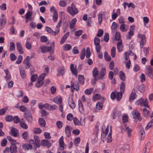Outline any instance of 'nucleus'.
<instances>
[{
	"mask_svg": "<svg viewBox=\"0 0 153 153\" xmlns=\"http://www.w3.org/2000/svg\"><path fill=\"white\" fill-rule=\"evenodd\" d=\"M67 10L68 12L72 16L75 15L79 12L78 10L73 3L71 4V7H68L67 8Z\"/></svg>",
	"mask_w": 153,
	"mask_h": 153,
	"instance_id": "obj_1",
	"label": "nucleus"
},
{
	"mask_svg": "<svg viewBox=\"0 0 153 153\" xmlns=\"http://www.w3.org/2000/svg\"><path fill=\"white\" fill-rule=\"evenodd\" d=\"M148 102V101L147 99L144 100L143 98H141L136 101L135 103V104L137 105H140L141 106L149 108Z\"/></svg>",
	"mask_w": 153,
	"mask_h": 153,
	"instance_id": "obj_2",
	"label": "nucleus"
},
{
	"mask_svg": "<svg viewBox=\"0 0 153 153\" xmlns=\"http://www.w3.org/2000/svg\"><path fill=\"white\" fill-rule=\"evenodd\" d=\"M10 143L11 145L10 146V152L11 153H16L17 152V147L16 145L17 143L16 140H13L10 137Z\"/></svg>",
	"mask_w": 153,
	"mask_h": 153,
	"instance_id": "obj_3",
	"label": "nucleus"
},
{
	"mask_svg": "<svg viewBox=\"0 0 153 153\" xmlns=\"http://www.w3.org/2000/svg\"><path fill=\"white\" fill-rule=\"evenodd\" d=\"M94 45L95 46V49L96 52L97 53H100L101 48L100 45V39L98 37H95L94 39Z\"/></svg>",
	"mask_w": 153,
	"mask_h": 153,
	"instance_id": "obj_4",
	"label": "nucleus"
},
{
	"mask_svg": "<svg viewBox=\"0 0 153 153\" xmlns=\"http://www.w3.org/2000/svg\"><path fill=\"white\" fill-rule=\"evenodd\" d=\"M34 140L32 139L30 140L29 142L30 143L34 144L36 146L35 148L36 149L37 147L39 148L40 147V140L39 137L36 136H34Z\"/></svg>",
	"mask_w": 153,
	"mask_h": 153,
	"instance_id": "obj_5",
	"label": "nucleus"
},
{
	"mask_svg": "<svg viewBox=\"0 0 153 153\" xmlns=\"http://www.w3.org/2000/svg\"><path fill=\"white\" fill-rule=\"evenodd\" d=\"M121 115V112L118 111L117 108L114 109L111 114L113 119H115L117 117L119 118Z\"/></svg>",
	"mask_w": 153,
	"mask_h": 153,
	"instance_id": "obj_6",
	"label": "nucleus"
},
{
	"mask_svg": "<svg viewBox=\"0 0 153 153\" xmlns=\"http://www.w3.org/2000/svg\"><path fill=\"white\" fill-rule=\"evenodd\" d=\"M122 131H126L127 135L129 137H130L131 135L132 132V129H130L128 127H126L125 124L123 125L122 126Z\"/></svg>",
	"mask_w": 153,
	"mask_h": 153,
	"instance_id": "obj_7",
	"label": "nucleus"
},
{
	"mask_svg": "<svg viewBox=\"0 0 153 153\" xmlns=\"http://www.w3.org/2000/svg\"><path fill=\"white\" fill-rule=\"evenodd\" d=\"M32 58V56H31L30 58L29 56H27L26 59L23 61V63L25 64V68L26 69H28L30 67L31 64L30 63L29 61Z\"/></svg>",
	"mask_w": 153,
	"mask_h": 153,
	"instance_id": "obj_8",
	"label": "nucleus"
},
{
	"mask_svg": "<svg viewBox=\"0 0 153 153\" xmlns=\"http://www.w3.org/2000/svg\"><path fill=\"white\" fill-rule=\"evenodd\" d=\"M10 135L15 137H19V132L18 130L15 128L12 127L10 131Z\"/></svg>",
	"mask_w": 153,
	"mask_h": 153,
	"instance_id": "obj_9",
	"label": "nucleus"
},
{
	"mask_svg": "<svg viewBox=\"0 0 153 153\" xmlns=\"http://www.w3.org/2000/svg\"><path fill=\"white\" fill-rule=\"evenodd\" d=\"M132 114L133 118L137 121H140L141 120V118L140 116V113L138 111H132Z\"/></svg>",
	"mask_w": 153,
	"mask_h": 153,
	"instance_id": "obj_10",
	"label": "nucleus"
},
{
	"mask_svg": "<svg viewBox=\"0 0 153 153\" xmlns=\"http://www.w3.org/2000/svg\"><path fill=\"white\" fill-rule=\"evenodd\" d=\"M45 30L48 33L53 36H55L59 33V29H57V30L55 29V31H53L50 27L46 26L45 27Z\"/></svg>",
	"mask_w": 153,
	"mask_h": 153,
	"instance_id": "obj_11",
	"label": "nucleus"
},
{
	"mask_svg": "<svg viewBox=\"0 0 153 153\" xmlns=\"http://www.w3.org/2000/svg\"><path fill=\"white\" fill-rule=\"evenodd\" d=\"M139 137L141 140H143L145 136V132L144 128L143 127L140 128Z\"/></svg>",
	"mask_w": 153,
	"mask_h": 153,
	"instance_id": "obj_12",
	"label": "nucleus"
},
{
	"mask_svg": "<svg viewBox=\"0 0 153 153\" xmlns=\"http://www.w3.org/2000/svg\"><path fill=\"white\" fill-rule=\"evenodd\" d=\"M68 103L69 106L72 109H74L76 107V105L74 103L73 97L69 98Z\"/></svg>",
	"mask_w": 153,
	"mask_h": 153,
	"instance_id": "obj_13",
	"label": "nucleus"
},
{
	"mask_svg": "<svg viewBox=\"0 0 153 153\" xmlns=\"http://www.w3.org/2000/svg\"><path fill=\"white\" fill-rule=\"evenodd\" d=\"M17 49L19 53L20 54H23L24 51L22 46L20 42H18L16 43Z\"/></svg>",
	"mask_w": 153,
	"mask_h": 153,
	"instance_id": "obj_14",
	"label": "nucleus"
},
{
	"mask_svg": "<svg viewBox=\"0 0 153 153\" xmlns=\"http://www.w3.org/2000/svg\"><path fill=\"white\" fill-rule=\"evenodd\" d=\"M150 143L148 142L145 146L142 153H149L150 149Z\"/></svg>",
	"mask_w": 153,
	"mask_h": 153,
	"instance_id": "obj_15",
	"label": "nucleus"
},
{
	"mask_svg": "<svg viewBox=\"0 0 153 153\" xmlns=\"http://www.w3.org/2000/svg\"><path fill=\"white\" fill-rule=\"evenodd\" d=\"M12 121H13L14 123L17 124L19 123L20 120L17 116H15L14 117H13L10 115V122Z\"/></svg>",
	"mask_w": 153,
	"mask_h": 153,
	"instance_id": "obj_16",
	"label": "nucleus"
},
{
	"mask_svg": "<svg viewBox=\"0 0 153 153\" xmlns=\"http://www.w3.org/2000/svg\"><path fill=\"white\" fill-rule=\"evenodd\" d=\"M25 118L28 122L32 123L33 121V118L32 114L30 113L27 114L25 113Z\"/></svg>",
	"mask_w": 153,
	"mask_h": 153,
	"instance_id": "obj_17",
	"label": "nucleus"
},
{
	"mask_svg": "<svg viewBox=\"0 0 153 153\" xmlns=\"http://www.w3.org/2000/svg\"><path fill=\"white\" fill-rule=\"evenodd\" d=\"M79 84L77 81L74 82L71 85V88H73L76 91L79 90Z\"/></svg>",
	"mask_w": 153,
	"mask_h": 153,
	"instance_id": "obj_18",
	"label": "nucleus"
},
{
	"mask_svg": "<svg viewBox=\"0 0 153 153\" xmlns=\"http://www.w3.org/2000/svg\"><path fill=\"white\" fill-rule=\"evenodd\" d=\"M70 34V33L69 32H67L66 33H65L62 37L60 40V44H63L65 41L68 38Z\"/></svg>",
	"mask_w": 153,
	"mask_h": 153,
	"instance_id": "obj_19",
	"label": "nucleus"
},
{
	"mask_svg": "<svg viewBox=\"0 0 153 153\" xmlns=\"http://www.w3.org/2000/svg\"><path fill=\"white\" fill-rule=\"evenodd\" d=\"M41 145L43 146H47L48 148L51 146V144L49 141L44 140H42Z\"/></svg>",
	"mask_w": 153,
	"mask_h": 153,
	"instance_id": "obj_20",
	"label": "nucleus"
},
{
	"mask_svg": "<svg viewBox=\"0 0 153 153\" xmlns=\"http://www.w3.org/2000/svg\"><path fill=\"white\" fill-rule=\"evenodd\" d=\"M65 71V69L64 67H62L58 71L57 76H63L64 75Z\"/></svg>",
	"mask_w": 153,
	"mask_h": 153,
	"instance_id": "obj_21",
	"label": "nucleus"
},
{
	"mask_svg": "<svg viewBox=\"0 0 153 153\" xmlns=\"http://www.w3.org/2000/svg\"><path fill=\"white\" fill-rule=\"evenodd\" d=\"M79 109L80 112L82 114L84 112L83 104L81 100H78Z\"/></svg>",
	"mask_w": 153,
	"mask_h": 153,
	"instance_id": "obj_22",
	"label": "nucleus"
},
{
	"mask_svg": "<svg viewBox=\"0 0 153 153\" xmlns=\"http://www.w3.org/2000/svg\"><path fill=\"white\" fill-rule=\"evenodd\" d=\"M65 133L66 135V136L69 137L71 135V131L70 130V128L69 126H67L65 128Z\"/></svg>",
	"mask_w": 153,
	"mask_h": 153,
	"instance_id": "obj_23",
	"label": "nucleus"
},
{
	"mask_svg": "<svg viewBox=\"0 0 153 153\" xmlns=\"http://www.w3.org/2000/svg\"><path fill=\"white\" fill-rule=\"evenodd\" d=\"M52 47L50 46H44L41 48V51L43 53H45L48 51H51Z\"/></svg>",
	"mask_w": 153,
	"mask_h": 153,
	"instance_id": "obj_24",
	"label": "nucleus"
},
{
	"mask_svg": "<svg viewBox=\"0 0 153 153\" xmlns=\"http://www.w3.org/2000/svg\"><path fill=\"white\" fill-rule=\"evenodd\" d=\"M4 71L5 72L6 74V76H5L4 77V79H5L6 81H7V82L8 83V88H10V81H9L10 77L9 76H7L8 75V73L9 72V70H8L6 69L4 70Z\"/></svg>",
	"mask_w": 153,
	"mask_h": 153,
	"instance_id": "obj_25",
	"label": "nucleus"
},
{
	"mask_svg": "<svg viewBox=\"0 0 153 153\" xmlns=\"http://www.w3.org/2000/svg\"><path fill=\"white\" fill-rule=\"evenodd\" d=\"M77 19L76 18H74L71 21L70 24V29L74 28L76 23Z\"/></svg>",
	"mask_w": 153,
	"mask_h": 153,
	"instance_id": "obj_26",
	"label": "nucleus"
},
{
	"mask_svg": "<svg viewBox=\"0 0 153 153\" xmlns=\"http://www.w3.org/2000/svg\"><path fill=\"white\" fill-rule=\"evenodd\" d=\"M138 36L140 38H141V41L140 42L141 44H144L146 42V37L145 35L142 34H138Z\"/></svg>",
	"mask_w": 153,
	"mask_h": 153,
	"instance_id": "obj_27",
	"label": "nucleus"
},
{
	"mask_svg": "<svg viewBox=\"0 0 153 153\" xmlns=\"http://www.w3.org/2000/svg\"><path fill=\"white\" fill-rule=\"evenodd\" d=\"M22 148L26 150L31 149L32 148V146L30 144L25 143L22 145Z\"/></svg>",
	"mask_w": 153,
	"mask_h": 153,
	"instance_id": "obj_28",
	"label": "nucleus"
},
{
	"mask_svg": "<svg viewBox=\"0 0 153 153\" xmlns=\"http://www.w3.org/2000/svg\"><path fill=\"white\" fill-rule=\"evenodd\" d=\"M106 70L104 68H102L100 70V74L101 77H98V79H102L103 77L106 74Z\"/></svg>",
	"mask_w": 153,
	"mask_h": 153,
	"instance_id": "obj_29",
	"label": "nucleus"
},
{
	"mask_svg": "<svg viewBox=\"0 0 153 153\" xmlns=\"http://www.w3.org/2000/svg\"><path fill=\"white\" fill-rule=\"evenodd\" d=\"M92 76L94 78L97 77V76L99 74V72L97 67H94L92 71Z\"/></svg>",
	"mask_w": 153,
	"mask_h": 153,
	"instance_id": "obj_30",
	"label": "nucleus"
},
{
	"mask_svg": "<svg viewBox=\"0 0 153 153\" xmlns=\"http://www.w3.org/2000/svg\"><path fill=\"white\" fill-rule=\"evenodd\" d=\"M105 12H102V13L103 14L99 13V14H98V24L99 25H100L102 22V17L103 15H104Z\"/></svg>",
	"mask_w": 153,
	"mask_h": 153,
	"instance_id": "obj_31",
	"label": "nucleus"
},
{
	"mask_svg": "<svg viewBox=\"0 0 153 153\" xmlns=\"http://www.w3.org/2000/svg\"><path fill=\"white\" fill-rule=\"evenodd\" d=\"M38 122L39 125L42 127H44L45 126L46 122L45 120L42 118L39 119Z\"/></svg>",
	"mask_w": 153,
	"mask_h": 153,
	"instance_id": "obj_32",
	"label": "nucleus"
},
{
	"mask_svg": "<svg viewBox=\"0 0 153 153\" xmlns=\"http://www.w3.org/2000/svg\"><path fill=\"white\" fill-rule=\"evenodd\" d=\"M19 70L21 77L23 79H25L26 78V75L24 68L23 67H20L19 68Z\"/></svg>",
	"mask_w": 153,
	"mask_h": 153,
	"instance_id": "obj_33",
	"label": "nucleus"
},
{
	"mask_svg": "<svg viewBox=\"0 0 153 153\" xmlns=\"http://www.w3.org/2000/svg\"><path fill=\"white\" fill-rule=\"evenodd\" d=\"M76 67H74V64H71L70 66V69L72 73L76 75H77V72L76 69Z\"/></svg>",
	"mask_w": 153,
	"mask_h": 153,
	"instance_id": "obj_34",
	"label": "nucleus"
},
{
	"mask_svg": "<svg viewBox=\"0 0 153 153\" xmlns=\"http://www.w3.org/2000/svg\"><path fill=\"white\" fill-rule=\"evenodd\" d=\"M33 14L32 11H28L25 15V18L27 20H30Z\"/></svg>",
	"mask_w": 153,
	"mask_h": 153,
	"instance_id": "obj_35",
	"label": "nucleus"
},
{
	"mask_svg": "<svg viewBox=\"0 0 153 153\" xmlns=\"http://www.w3.org/2000/svg\"><path fill=\"white\" fill-rule=\"evenodd\" d=\"M53 100L54 102L57 104H61L62 102V98L61 97H56Z\"/></svg>",
	"mask_w": 153,
	"mask_h": 153,
	"instance_id": "obj_36",
	"label": "nucleus"
},
{
	"mask_svg": "<svg viewBox=\"0 0 153 153\" xmlns=\"http://www.w3.org/2000/svg\"><path fill=\"white\" fill-rule=\"evenodd\" d=\"M78 80L79 82L81 84L84 83L85 78L83 76L79 74L78 76Z\"/></svg>",
	"mask_w": 153,
	"mask_h": 153,
	"instance_id": "obj_37",
	"label": "nucleus"
},
{
	"mask_svg": "<svg viewBox=\"0 0 153 153\" xmlns=\"http://www.w3.org/2000/svg\"><path fill=\"white\" fill-rule=\"evenodd\" d=\"M119 77L121 80L123 81L125 80L126 76L123 71H121L119 73Z\"/></svg>",
	"mask_w": 153,
	"mask_h": 153,
	"instance_id": "obj_38",
	"label": "nucleus"
},
{
	"mask_svg": "<svg viewBox=\"0 0 153 153\" xmlns=\"http://www.w3.org/2000/svg\"><path fill=\"white\" fill-rule=\"evenodd\" d=\"M124 93L121 92H117L116 98L117 101H119L121 100Z\"/></svg>",
	"mask_w": 153,
	"mask_h": 153,
	"instance_id": "obj_39",
	"label": "nucleus"
},
{
	"mask_svg": "<svg viewBox=\"0 0 153 153\" xmlns=\"http://www.w3.org/2000/svg\"><path fill=\"white\" fill-rule=\"evenodd\" d=\"M59 143L60 146L61 148H62V149H64V143L63 136H62L59 139Z\"/></svg>",
	"mask_w": 153,
	"mask_h": 153,
	"instance_id": "obj_40",
	"label": "nucleus"
},
{
	"mask_svg": "<svg viewBox=\"0 0 153 153\" xmlns=\"http://www.w3.org/2000/svg\"><path fill=\"white\" fill-rule=\"evenodd\" d=\"M145 85L143 84L139 86L138 88V91L142 93H143L145 92Z\"/></svg>",
	"mask_w": 153,
	"mask_h": 153,
	"instance_id": "obj_41",
	"label": "nucleus"
},
{
	"mask_svg": "<svg viewBox=\"0 0 153 153\" xmlns=\"http://www.w3.org/2000/svg\"><path fill=\"white\" fill-rule=\"evenodd\" d=\"M120 92H122L123 93H124L126 86L124 82H121L120 85Z\"/></svg>",
	"mask_w": 153,
	"mask_h": 153,
	"instance_id": "obj_42",
	"label": "nucleus"
},
{
	"mask_svg": "<svg viewBox=\"0 0 153 153\" xmlns=\"http://www.w3.org/2000/svg\"><path fill=\"white\" fill-rule=\"evenodd\" d=\"M44 84V82L39 79H37V82L35 84V86L36 87L39 88Z\"/></svg>",
	"mask_w": 153,
	"mask_h": 153,
	"instance_id": "obj_43",
	"label": "nucleus"
},
{
	"mask_svg": "<svg viewBox=\"0 0 153 153\" xmlns=\"http://www.w3.org/2000/svg\"><path fill=\"white\" fill-rule=\"evenodd\" d=\"M85 53V49L83 48L80 54V58L81 60H83L84 59Z\"/></svg>",
	"mask_w": 153,
	"mask_h": 153,
	"instance_id": "obj_44",
	"label": "nucleus"
},
{
	"mask_svg": "<svg viewBox=\"0 0 153 153\" xmlns=\"http://www.w3.org/2000/svg\"><path fill=\"white\" fill-rule=\"evenodd\" d=\"M72 48V46L70 44H66L64 46V50L66 51L70 50Z\"/></svg>",
	"mask_w": 153,
	"mask_h": 153,
	"instance_id": "obj_45",
	"label": "nucleus"
},
{
	"mask_svg": "<svg viewBox=\"0 0 153 153\" xmlns=\"http://www.w3.org/2000/svg\"><path fill=\"white\" fill-rule=\"evenodd\" d=\"M104 58L105 59L108 61H110L111 60V56L108 55V53L106 52L105 51L104 52Z\"/></svg>",
	"mask_w": 153,
	"mask_h": 153,
	"instance_id": "obj_46",
	"label": "nucleus"
},
{
	"mask_svg": "<svg viewBox=\"0 0 153 153\" xmlns=\"http://www.w3.org/2000/svg\"><path fill=\"white\" fill-rule=\"evenodd\" d=\"M103 107V102H98L96 104V108L99 110L102 109Z\"/></svg>",
	"mask_w": 153,
	"mask_h": 153,
	"instance_id": "obj_47",
	"label": "nucleus"
},
{
	"mask_svg": "<svg viewBox=\"0 0 153 153\" xmlns=\"http://www.w3.org/2000/svg\"><path fill=\"white\" fill-rule=\"evenodd\" d=\"M20 126L23 128L27 129L28 128V126L25 123L21 121L19 122Z\"/></svg>",
	"mask_w": 153,
	"mask_h": 153,
	"instance_id": "obj_48",
	"label": "nucleus"
},
{
	"mask_svg": "<svg viewBox=\"0 0 153 153\" xmlns=\"http://www.w3.org/2000/svg\"><path fill=\"white\" fill-rule=\"evenodd\" d=\"M153 126V118L148 123V125L145 127V129L146 130H147L151 126Z\"/></svg>",
	"mask_w": 153,
	"mask_h": 153,
	"instance_id": "obj_49",
	"label": "nucleus"
},
{
	"mask_svg": "<svg viewBox=\"0 0 153 153\" xmlns=\"http://www.w3.org/2000/svg\"><path fill=\"white\" fill-rule=\"evenodd\" d=\"M80 141V138L79 137H76L74 140V143L76 146H77Z\"/></svg>",
	"mask_w": 153,
	"mask_h": 153,
	"instance_id": "obj_50",
	"label": "nucleus"
},
{
	"mask_svg": "<svg viewBox=\"0 0 153 153\" xmlns=\"http://www.w3.org/2000/svg\"><path fill=\"white\" fill-rule=\"evenodd\" d=\"M111 56L112 58L115 57L116 55V48L115 47H112L111 51Z\"/></svg>",
	"mask_w": 153,
	"mask_h": 153,
	"instance_id": "obj_51",
	"label": "nucleus"
},
{
	"mask_svg": "<svg viewBox=\"0 0 153 153\" xmlns=\"http://www.w3.org/2000/svg\"><path fill=\"white\" fill-rule=\"evenodd\" d=\"M58 16V12H55L53 13V20L54 22H56L57 21Z\"/></svg>",
	"mask_w": 153,
	"mask_h": 153,
	"instance_id": "obj_52",
	"label": "nucleus"
},
{
	"mask_svg": "<svg viewBox=\"0 0 153 153\" xmlns=\"http://www.w3.org/2000/svg\"><path fill=\"white\" fill-rule=\"evenodd\" d=\"M149 111L146 108H144L143 109V113L144 116L147 117L149 114Z\"/></svg>",
	"mask_w": 153,
	"mask_h": 153,
	"instance_id": "obj_53",
	"label": "nucleus"
},
{
	"mask_svg": "<svg viewBox=\"0 0 153 153\" xmlns=\"http://www.w3.org/2000/svg\"><path fill=\"white\" fill-rule=\"evenodd\" d=\"M59 4L61 7H65L67 5L66 1L61 0L59 2Z\"/></svg>",
	"mask_w": 153,
	"mask_h": 153,
	"instance_id": "obj_54",
	"label": "nucleus"
},
{
	"mask_svg": "<svg viewBox=\"0 0 153 153\" xmlns=\"http://www.w3.org/2000/svg\"><path fill=\"white\" fill-rule=\"evenodd\" d=\"M34 133L36 134H39L41 133L42 130L39 128H35L33 130Z\"/></svg>",
	"mask_w": 153,
	"mask_h": 153,
	"instance_id": "obj_55",
	"label": "nucleus"
},
{
	"mask_svg": "<svg viewBox=\"0 0 153 153\" xmlns=\"http://www.w3.org/2000/svg\"><path fill=\"white\" fill-rule=\"evenodd\" d=\"M136 94L135 93L132 92L130 96L129 100L130 102L134 100L135 98Z\"/></svg>",
	"mask_w": 153,
	"mask_h": 153,
	"instance_id": "obj_56",
	"label": "nucleus"
},
{
	"mask_svg": "<svg viewBox=\"0 0 153 153\" xmlns=\"http://www.w3.org/2000/svg\"><path fill=\"white\" fill-rule=\"evenodd\" d=\"M73 122L75 126H79L81 122L79 121V120L76 117L74 118Z\"/></svg>",
	"mask_w": 153,
	"mask_h": 153,
	"instance_id": "obj_57",
	"label": "nucleus"
},
{
	"mask_svg": "<svg viewBox=\"0 0 153 153\" xmlns=\"http://www.w3.org/2000/svg\"><path fill=\"white\" fill-rule=\"evenodd\" d=\"M23 60V57L21 55L18 56L17 59L16 61V63L18 64H19L21 63Z\"/></svg>",
	"mask_w": 153,
	"mask_h": 153,
	"instance_id": "obj_58",
	"label": "nucleus"
},
{
	"mask_svg": "<svg viewBox=\"0 0 153 153\" xmlns=\"http://www.w3.org/2000/svg\"><path fill=\"white\" fill-rule=\"evenodd\" d=\"M115 39L117 41L119 40L121 38L120 33L119 32H116L115 37Z\"/></svg>",
	"mask_w": 153,
	"mask_h": 153,
	"instance_id": "obj_59",
	"label": "nucleus"
},
{
	"mask_svg": "<svg viewBox=\"0 0 153 153\" xmlns=\"http://www.w3.org/2000/svg\"><path fill=\"white\" fill-rule=\"evenodd\" d=\"M117 92L116 91L111 92L110 95V97L111 99L114 100L116 98L117 95L116 93Z\"/></svg>",
	"mask_w": 153,
	"mask_h": 153,
	"instance_id": "obj_60",
	"label": "nucleus"
},
{
	"mask_svg": "<svg viewBox=\"0 0 153 153\" xmlns=\"http://www.w3.org/2000/svg\"><path fill=\"white\" fill-rule=\"evenodd\" d=\"M145 74L146 75H147L150 79H153V76L152 71H146Z\"/></svg>",
	"mask_w": 153,
	"mask_h": 153,
	"instance_id": "obj_61",
	"label": "nucleus"
},
{
	"mask_svg": "<svg viewBox=\"0 0 153 153\" xmlns=\"http://www.w3.org/2000/svg\"><path fill=\"white\" fill-rule=\"evenodd\" d=\"M56 125L58 128L61 129L62 127L63 123L61 121H58L56 122Z\"/></svg>",
	"mask_w": 153,
	"mask_h": 153,
	"instance_id": "obj_62",
	"label": "nucleus"
},
{
	"mask_svg": "<svg viewBox=\"0 0 153 153\" xmlns=\"http://www.w3.org/2000/svg\"><path fill=\"white\" fill-rule=\"evenodd\" d=\"M83 30H79L76 31L74 33L75 35L76 36H81L83 33Z\"/></svg>",
	"mask_w": 153,
	"mask_h": 153,
	"instance_id": "obj_63",
	"label": "nucleus"
},
{
	"mask_svg": "<svg viewBox=\"0 0 153 153\" xmlns=\"http://www.w3.org/2000/svg\"><path fill=\"white\" fill-rule=\"evenodd\" d=\"M128 117L127 115H125L122 117V121L123 123H125L128 122Z\"/></svg>",
	"mask_w": 153,
	"mask_h": 153,
	"instance_id": "obj_64",
	"label": "nucleus"
}]
</instances>
